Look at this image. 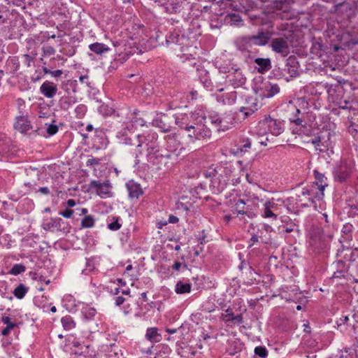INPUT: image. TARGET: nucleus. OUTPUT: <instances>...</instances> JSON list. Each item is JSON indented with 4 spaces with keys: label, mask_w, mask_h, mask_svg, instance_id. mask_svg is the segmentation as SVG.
<instances>
[{
    "label": "nucleus",
    "mask_w": 358,
    "mask_h": 358,
    "mask_svg": "<svg viewBox=\"0 0 358 358\" xmlns=\"http://www.w3.org/2000/svg\"><path fill=\"white\" fill-rule=\"evenodd\" d=\"M252 90L262 99L272 98L280 92V87L270 82L268 78L257 76L253 80Z\"/></svg>",
    "instance_id": "5"
},
{
    "label": "nucleus",
    "mask_w": 358,
    "mask_h": 358,
    "mask_svg": "<svg viewBox=\"0 0 358 358\" xmlns=\"http://www.w3.org/2000/svg\"><path fill=\"white\" fill-rule=\"evenodd\" d=\"M42 50H43L44 55H46V56L53 55L56 52L55 48L51 45L43 46Z\"/></svg>",
    "instance_id": "55"
},
{
    "label": "nucleus",
    "mask_w": 358,
    "mask_h": 358,
    "mask_svg": "<svg viewBox=\"0 0 358 358\" xmlns=\"http://www.w3.org/2000/svg\"><path fill=\"white\" fill-rule=\"evenodd\" d=\"M255 63L259 66L258 71L260 73H265L271 68V62L268 58H256Z\"/></svg>",
    "instance_id": "32"
},
{
    "label": "nucleus",
    "mask_w": 358,
    "mask_h": 358,
    "mask_svg": "<svg viewBox=\"0 0 358 358\" xmlns=\"http://www.w3.org/2000/svg\"><path fill=\"white\" fill-rule=\"evenodd\" d=\"M137 146L141 147L145 143L147 147V159L148 162L155 165L158 169H169L167 165L171 154L168 151L159 149L157 144L158 135L154 131H150L143 136L137 135Z\"/></svg>",
    "instance_id": "3"
},
{
    "label": "nucleus",
    "mask_w": 358,
    "mask_h": 358,
    "mask_svg": "<svg viewBox=\"0 0 358 358\" xmlns=\"http://www.w3.org/2000/svg\"><path fill=\"white\" fill-rule=\"evenodd\" d=\"M289 121L292 123H294L296 126H301V127H305L306 124L304 123L303 118L302 115L300 117H297L296 118H289Z\"/></svg>",
    "instance_id": "53"
},
{
    "label": "nucleus",
    "mask_w": 358,
    "mask_h": 358,
    "mask_svg": "<svg viewBox=\"0 0 358 358\" xmlns=\"http://www.w3.org/2000/svg\"><path fill=\"white\" fill-rule=\"evenodd\" d=\"M121 224L119 223L118 218L114 219L113 222L108 224V228L111 231H117L120 229Z\"/></svg>",
    "instance_id": "52"
},
{
    "label": "nucleus",
    "mask_w": 358,
    "mask_h": 358,
    "mask_svg": "<svg viewBox=\"0 0 358 358\" xmlns=\"http://www.w3.org/2000/svg\"><path fill=\"white\" fill-rule=\"evenodd\" d=\"M57 85L50 81H45L40 87V92L46 98H53L57 92Z\"/></svg>",
    "instance_id": "22"
},
{
    "label": "nucleus",
    "mask_w": 358,
    "mask_h": 358,
    "mask_svg": "<svg viewBox=\"0 0 358 358\" xmlns=\"http://www.w3.org/2000/svg\"><path fill=\"white\" fill-rule=\"evenodd\" d=\"M345 270H337L334 273L332 277L334 278H342L345 277Z\"/></svg>",
    "instance_id": "58"
},
{
    "label": "nucleus",
    "mask_w": 358,
    "mask_h": 358,
    "mask_svg": "<svg viewBox=\"0 0 358 358\" xmlns=\"http://www.w3.org/2000/svg\"><path fill=\"white\" fill-rule=\"evenodd\" d=\"M153 124L160 129L163 132H169L170 131V126L166 124L162 118L154 120Z\"/></svg>",
    "instance_id": "43"
},
{
    "label": "nucleus",
    "mask_w": 358,
    "mask_h": 358,
    "mask_svg": "<svg viewBox=\"0 0 358 358\" xmlns=\"http://www.w3.org/2000/svg\"><path fill=\"white\" fill-rule=\"evenodd\" d=\"M164 140L166 143V148L164 151L169 152L171 157L172 152L176 151L180 145L178 135L176 133H169L164 136Z\"/></svg>",
    "instance_id": "20"
},
{
    "label": "nucleus",
    "mask_w": 358,
    "mask_h": 358,
    "mask_svg": "<svg viewBox=\"0 0 358 358\" xmlns=\"http://www.w3.org/2000/svg\"><path fill=\"white\" fill-rule=\"evenodd\" d=\"M234 317V314H222L221 319L227 324V326L232 327Z\"/></svg>",
    "instance_id": "50"
},
{
    "label": "nucleus",
    "mask_w": 358,
    "mask_h": 358,
    "mask_svg": "<svg viewBox=\"0 0 358 358\" xmlns=\"http://www.w3.org/2000/svg\"><path fill=\"white\" fill-rule=\"evenodd\" d=\"M352 172V167L346 162H341L334 171L335 178L340 182L345 181Z\"/></svg>",
    "instance_id": "17"
},
{
    "label": "nucleus",
    "mask_w": 358,
    "mask_h": 358,
    "mask_svg": "<svg viewBox=\"0 0 358 358\" xmlns=\"http://www.w3.org/2000/svg\"><path fill=\"white\" fill-rule=\"evenodd\" d=\"M330 358H352V356L350 355L348 353V351H344V352H340L339 355H335Z\"/></svg>",
    "instance_id": "60"
},
{
    "label": "nucleus",
    "mask_w": 358,
    "mask_h": 358,
    "mask_svg": "<svg viewBox=\"0 0 358 358\" xmlns=\"http://www.w3.org/2000/svg\"><path fill=\"white\" fill-rule=\"evenodd\" d=\"M281 73L287 82L299 76V64L294 57H289L287 59Z\"/></svg>",
    "instance_id": "9"
},
{
    "label": "nucleus",
    "mask_w": 358,
    "mask_h": 358,
    "mask_svg": "<svg viewBox=\"0 0 358 358\" xmlns=\"http://www.w3.org/2000/svg\"><path fill=\"white\" fill-rule=\"evenodd\" d=\"M89 49L96 55H102L110 50V48L102 43H93L89 45Z\"/></svg>",
    "instance_id": "30"
},
{
    "label": "nucleus",
    "mask_w": 358,
    "mask_h": 358,
    "mask_svg": "<svg viewBox=\"0 0 358 358\" xmlns=\"http://www.w3.org/2000/svg\"><path fill=\"white\" fill-rule=\"evenodd\" d=\"M227 81L234 88L243 87L246 83V77L240 69H234L232 71H229Z\"/></svg>",
    "instance_id": "12"
},
{
    "label": "nucleus",
    "mask_w": 358,
    "mask_h": 358,
    "mask_svg": "<svg viewBox=\"0 0 358 358\" xmlns=\"http://www.w3.org/2000/svg\"><path fill=\"white\" fill-rule=\"evenodd\" d=\"M231 208L232 213L237 214L236 217L246 215L249 218H254V213L252 211L246 210V201L244 199L234 198Z\"/></svg>",
    "instance_id": "14"
},
{
    "label": "nucleus",
    "mask_w": 358,
    "mask_h": 358,
    "mask_svg": "<svg viewBox=\"0 0 358 358\" xmlns=\"http://www.w3.org/2000/svg\"><path fill=\"white\" fill-rule=\"evenodd\" d=\"M73 214V210L69 208H66L63 211H60L59 213V215H62V217L65 218H71Z\"/></svg>",
    "instance_id": "56"
},
{
    "label": "nucleus",
    "mask_w": 358,
    "mask_h": 358,
    "mask_svg": "<svg viewBox=\"0 0 358 358\" xmlns=\"http://www.w3.org/2000/svg\"><path fill=\"white\" fill-rule=\"evenodd\" d=\"M273 51L286 57L289 53V47L287 41L283 38H276L271 41L270 45Z\"/></svg>",
    "instance_id": "16"
},
{
    "label": "nucleus",
    "mask_w": 358,
    "mask_h": 358,
    "mask_svg": "<svg viewBox=\"0 0 358 358\" xmlns=\"http://www.w3.org/2000/svg\"><path fill=\"white\" fill-rule=\"evenodd\" d=\"M129 134L130 132L129 129H127V127L117 131L116 138H117L118 142L126 145H132V140L129 136Z\"/></svg>",
    "instance_id": "28"
},
{
    "label": "nucleus",
    "mask_w": 358,
    "mask_h": 358,
    "mask_svg": "<svg viewBox=\"0 0 358 358\" xmlns=\"http://www.w3.org/2000/svg\"><path fill=\"white\" fill-rule=\"evenodd\" d=\"M99 112L103 116H113L114 117H123L127 115V109H120L116 110L112 106H109L107 103H102L99 107Z\"/></svg>",
    "instance_id": "18"
},
{
    "label": "nucleus",
    "mask_w": 358,
    "mask_h": 358,
    "mask_svg": "<svg viewBox=\"0 0 358 358\" xmlns=\"http://www.w3.org/2000/svg\"><path fill=\"white\" fill-rule=\"evenodd\" d=\"M90 185L96 189V194L101 198L106 199L111 196L110 186L109 183L92 180L90 182Z\"/></svg>",
    "instance_id": "19"
},
{
    "label": "nucleus",
    "mask_w": 358,
    "mask_h": 358,
    "mask_svg": "<svg viewBox=\"0 0 358 358\" xmlns=\"http://www.w3.org/2000/svg\"><path fill=\"white\" fill-rule=\"evenodd\" d=\"M192 207V203H182L178 202L176 203V208L179 210L183 211H189L190 208Z\"/></svg>",
    "instance_id": "54"
},
{
    "label": "nucleus",
    "mask_w": 358,
    "mask_h": 358,
    "mask_svg": "<svg viewBox=\"0 0 358 358\" xmlns=\"http://www.w3.org/2000/svg\"><path fill=\"white\" fill-rule=\"evenodd\" d=\"M5 1H7L8 4H12V5L17 6H20L24 1V0H5Z\"/></svg>",
    "instance_id": "62"
},
{
    "label": "nucleus",
    "mask_w": 358,
    "mask_h": 358,
    "mask_svg": "<svg viewBox=\"0 0 358 358\" xmlns=\"http://www.w3.org/2000/svg\"><path fill=\"white\" fill-rule=\"evenodd\" d=\"M229 23L231 25L239 27L242 24V19L239 15L233 13L229 15Z\"/></svg>",
    "instance_id": "47"
},
{
    "label": "nucleus",
    "mask_w": 358,
    "mask_h": 358,
    "mask_svg": "<svg viewBox=\"0 0 358 358\" xmlns=\"http://www.w3.org/2000/svg\"><path fill=\"white\" fill-rule=\"evenodd\" d=\"M206 119L204 112L199 115L198 122L192 124L185 134L187 135L190 142L194 143L196 141L209 138L211 136V131L206 125Z\"/></svg>",
    "instance_id": "6"
},
{
    "label": "nucleus",
    "mask_w": 358,
    "mask_h": 358,
    "mask_svg": "<svg viewBox=\"0 0 358 358\" xmlns=\"http://www.w3.org/2000/svg\"><path fill=\"white\" fill-rule=\"evenodd\" d=\"M200 81L203 84V87L208 91H214V86L209 78L208 73L206 71H203L201 73Z\"/></svg>",
    "instance_id": "35"
},
{
    "label": "nucleus",
    "mask_w": 358,
    "mask_h": 358,
    "mask_svg": "<svg viewBox=\"0 0 358 358\" xmlns=\"http://www.w3.org/2000/svg\"><path fill=\"white\" fill-rule=\"evenodd\" d=\"M211 124L218 131H225L235 127L236 124V113L229 110L223 114L216 113L209 115Z\"/></svg>",
    "instance_id": "7"
},
{
    "label": "nucleus",
    "mask_w": 358,
    "mask_h": 358,
    "mask_svg": "<svg viewBox=\"0 0 358 358\" xmlns=\"http://www.w3.org/2000/svg\"><path fill=\"white\" fill-rule=\"evenodd\" d=\"M16 108L20 115H25L26 113V103L25 101L22 98H17L15 101Z\"/></svg>",
    "instance_id": "46"
},
{
    "label": "nucleus",
    "mask_w": 358,
    "mask_h": 358,
    "mask_svg": "<svg viewBox=\"0 0 358 358\" xmlns=\"http://www.w3.org/2000/svg\"><path fill=\"white\" fill-rule=\"evenodd\" d=\"M233 320H234V322L232 323V325L233 324H242L243 322V316L241 314L240 315H234V317H233Z\"/></svg>",
    "instance_id": "61"
},
{
    "label": "nucleus",
    "mask_w": 358,
    "mask_h": 358,
    "mask_svg": "<svg viewBox=\"0 0 358 358\" xmlns=\"http://www.w3.org/2000/svg\"><path fill=\"white\" fill-rule=\"evenodd\" d=\"M203 111L201 109H196L189 113H180L175 116V123L184 132L194 124L195 121L198 122L199 115H201Z\"/></svg>",
    "instance_id": "8"
},
{
    "label": "nucleus",
    "mask_w": 358,
    "mask_h": 358,
    "mask_svg": "<svg viewBox=\"0 0 358 358\" xmlns=\"http://www.w3.org/2000/svg\"><path fill=\"white\" fill-rule=\"evenodd\" d=\"M341 92V91L337 92L334 89H329L328 90L329 101L341 109L351 110L353 108L352 103L349 101L342 99Z\"/></svg>",
    "instance_id": "10"
},
{
    "label": "nucleus",
    "mask_w": 358,
    "mask_h": 358,
    "mask_svg": "<svg viewBox=\"0 0 358 358\" xmlns=\"http://www.w3.org/2000/svg\"><path fill=\"white\" fill-rule=\"evenodd\" d=\"M95 220L92 215L85 216L80 223L82 228H92L94 226Z\"/></svg>",
    "instance_id": "42"
},
{
    "label": "nucleus",
    "mask_w": 358,
    "mask_h": 358,
    "mask_svg": "<svg viewBox=\"0 0 358 358\" xmlns=\"http://www.w3.org/2000/svg\"><path fill=\"white\" fill-rule=\"evenodd\" d=\"M278 210V204L273 199L266 201L261 209V216L265 219L276 220L278 215L275 212Z\"/></svg>",
    "instance_id": "15"
},
{
    "label": "nucleus",
    "mask_w": 358,
    "mask_h": 358,
    "mask_svg": "<svg viewBox=\"0 0 358 358\" xmlns=\"http://www.w3.org/2000/svg\"><path fill=\"white\" fill-rule=\"evenodd\" d=\"M200 32H192L190 29L182 32L179 30H174L166 38L167 45L174 44L180 47V54L178 55L183 62L190 59H195L199 57V43L198 38Z\"/></svg>",
    "instance_id": "1"
},
{
    "label": "nucleus",
    "mask_w": 358,
    "mask_h": 358,
    "mask_svg": "<svg viewBox=\"0 0 358 358\" xmlns=\"http://www.w3.org/2000/svg\"><path fill=\"white\" fill-rule=\"evenodd\" d=\"M251 147V141L248 138H243L238 144L237 150L241 152H247Z\"/></svg>",
    "instance_id": "44"
},
{
    "label": "nucleus",
    "mask_w": 358,
    "mask_h": 358,
    "mask_svg": "<svg viewBox=\"0 0 358 358\" xmlns=\"http://www.w3.org/2000/svg\"><path fill=\"white\" fill-rule=\"evenodd\" d=\"M273 231V227L268 224H262L256 231L260 241L263 243L268 244L271 241V233Z\"/></svg>",
    "instance_id": "21"
},
{
    "label": "nucleus",
    "mask_w": 358,
    "mask_h": 358,
    "mask_svg": "<svg viewBox=\"0 0 358 358\" xmlns=\"http://www.w3.org/2000/svg\"><path fill=\"white\" fill-rule=\"evenodd\" d=\"M62 222H63V220L60 217L51 218L50 222L44 224L43 229L45 230H53L55 229H57L60 227Z\"/></svg>",
    "instance_id": "40"
},
{
    "label": "nucleus",
    "mask_w": 358,
    "mask_h": 358,
    "mask_svg": "<svg viewBox=\"0 0 358 358\" xmlns=\"http://www.w3.org/2000/svg\"><path fill=\"white\" fill-rule=\"evenodd\" d=\"M241 99L245 106H241L239 111L244 114L245 117H249L259 109L258 101L252 96H243Z\"/></svg>",
    "instance_id": "13"
},
{
    "label": "nucleus",
    "mask_w": 358,
    "mask_h": 358,
    "mask_svg": "<svg viewBox=\"0 0 358 358\" xmlns=\"http://www.w3.org/2000/svg\"><path fill=\"white\" fill-rule=\"evenodd\" d=\"M29 291V287L23 283L18 285L13 290L14 296L18 299H22Z\"/></svg>",
    "instance_id": "39"
},
{
    "label": "nucleus",
    "mask_w": 358,
    "mask_h": 358,
    "mask_svg": "<svg viewBox=\"0 0 358 358\" xmlns=\"http://www.w3.org/2000/svg\"><path fill=\"white\" fill-rule=\"evenodd\" d=\"M14 127L21 133H26L31 127L27 116L26 115H20L16 117Z\"/></svg>",
    "instance_id": "24"
},
{
    "label": "nucleus",
    "mask_w": 358,
    "mask_h": 358,
    "mask_svg": "<svg viewBox=\"0 0 358 358\" xmlns=\"http://www.w3.org/2000/svg\"><path fill=\"white\" fill-rule=\"evenodd\" d=\"M271 38L268 32H259L257 35L247 36L242 38V41L245 45H265L268 43Z\"/></svg>",
    "instance_id": "11"
},
{
    "label": "nucleus",
    "mask_w": 358,
    "mask_h": 358,
    "mask_svg": "<svg viewBox=\"0 0 358 358\" xmlns=\"http://www.w3.org/2000/svg\"><path fill=\"white\" fill-rule=\"evenodd\" d=\"M81 313L85 320H91L96 315V310L93 307L85 305L82 308Z\"/></svg>",
    "instance_id": "38"
},
{
    "label": "nucleus",
    "mask_w": 358,
    "mask_h": 358,
    "mask_svg": "<svg viewBox=\"0 0 358 358\" xmlns=\"http://www.w3.org/2000/svg\"><path fill=\"white\" fill-rule=\"evenodd\" d=\"M317 184H310V194L308 197V200L314 202V200L316 199L317 201H320L323 199L324 194V191L322 189L317 186Z\"/></svg>",
    "instance_id": "27"
},
{
    "label": "nucleus",
    "mask_w": 358,
    "mask_h": 358,
    "mask_svg": "<svg viewBox=\"0 0 358 358\" xmlns=\"http://www.w3.org/2000/svg\"><path fill=\"white\" fill-rule=\"evenodd\" d=\"M314 176L315 182H313V184H317V186L320 187L322 190H324L325 187L328 185L327 182V178L323 173H321L316 170L314 171Z\"/></svg>",
    "instance_id": "36"
},
{
    "label": "nucleus",
    "mask_w": 358,
    "mask_h": 358,
    "mask_svg": "<svg viewBox=\"0 0 358 358\" xmlns=\"http://www.w3.org/2000/svg\"><path fill=\"white\" fill-rule=\"evenodd\" d=\"M63 303H69V306H74V298L73 296L70 295V294H66L65 296H64L63 297Z\"/></svg>",
    "instance_id": "57"
},
{
    "label": "nucleus",
    "mask_w": 358,
    "mask_h": 358,
    "mask_svg": "<svg viewBox=\"0 0 358 358\" xmlns=\"http://www.w3.org/2000/svg\"><path fill=\"white\" fill-rule=\"evenodd\" d=\"M1 321L6 325V327L1 331V334L3 336L8 335L10 331L17 325L15 322H12L11 318L8 316H3L1 317Z\"/></svg>",
    "instance_id": "34"
},
{
    "label": "nucleus",
    "mask_w": 358,
    "mask_h": 358,
    "mask_svg": "<svg viewBox=\"0 0 358 358\" xmlns=\"http://www.w3.org/2000/svg\"><path fill=\"white\" fill-rule=\"evenodd\" d=\"M26 271L25 266L22 264H16L13 266L8 273L13 275H17Z\"/></svg>",
    "instance_id": "45"
},
{
    "label": "nucleus",
    "mask_w": 358,
    "mask_h": 358,
    "mask_svg": "<svg viewBox=\"0 0 358 358\" xmlns=\"http://www.w3.org/2000/svg\"><path fill=\"white\" fill-rule=\"evenodd\" d=\"M310 143L315 146L316 150L324 152L325 149H328L330 145L327 141H322L321 136H316L310 140Z\"/></svg>",
    "instance_id": "33"
},
{
    "label": "nucleus",
    "mask_w": 358,
    "mask_h": 358,
    "mask_svg": "<svg viewBox=\"0 0 358 358\" xmlns=\"http://www.w3.org/2000/svg\"><path fill=\"white\" fill-rule=\"evenodd\" d=\"M78 101L77 97L74 95L63 96L59 100V106L63 110H68Z\"/></svg>",
    "instance_id": "26"
},
{
    "label": "nucleus",
    "mask_w": 358,
    "mask_h": 358,
    "mask_svg": "<svg viewBox=\"0 0 358 358\" xmlns=\"http://www.w3.org/2000/svg\"><path fill=\"white\" fill-rule=\"evenodd\" d=\"M255 354L259 357L266 358L268 356V350L264 346H257L255 348Z\"/></svg>",
    "instance_id": "49"
},
{
    "label": "nucleus",
    "mask_w": 358,
    "mask_h": 358,
    "mask_svg": "<svg viewBox=\"0 0 358 358\" xmlns=\"http://www.w3.org/2000/svg\"><path fill=\"white\" fill-rule=\"evenodd\" d=\"M46 73L50 74L54 78H58L62 75L63 71L62 70L57 69L55 71H46Z\"/></svg>",
    "instance_id": "59"
},
{
    "label": "nucleus",
    "mask_w": 358,
    "mask_h": 358,
    "mask_svg": "<svg viewBox=\"0 0 358 358\" xmlns=\"http://www.w3.org/2000/svg\"><path fill=\"white\" fill-rule=\"evenodd\" d=\"M235 168L231 163H224L211 165L203 171L202 175L206 178H210V187L213 193L219 194L227 187L229 181L235 185L240 182V178H234Z\"/></svg>",
    "instance_id": "2"
},
{
    "label": "nucleus",
    "mask_w": 358,
    "mask_h": 358,
    "mask_svg": "<svg viewBox=\"0 0 358 358\" xmlns=\"http://www.w3.org/2000/svg\"><path fill=\"white\" fill-rule=\"evenodd\" d=\"M126 187L130 199H138L143 194V190L140 184L133 180H129L126 183Z\"/></svg>",
    "instance_id": "23"
},
{
    "label": "nucleus",
    "mask_w": 358,
    "mask_h": 358,
    "mask_svg": "<svg viewBox=\"0 0 358 358\" xmlns=\"http://www.w3.org/2000/svg\"><path fill=\"white\" fill-rule=\"evenodd\" d=\"M238 92L236 91L230 92L223 94L217 95V100L219 103L224 105H234L237 100Z\"/></svg>",
    "instance_id": "25"
},
{
    "label": "nucleus",
    "mask_w": 358,
    "mask_h": 358,
    "mask_svg": "<svg viewBox=\"0 0 358 358\" xmlns=\"http://www.w3.org/2000/svg\"><path fill=\"white\" fill-rule=\"evenodd\" d=\"M145 338L152 343H158L162 341V335L158 333L157 327H149L146 330Z\"/></svg>",
    "instance_id": "31"
},
{
    "label": "nucleus",
    "mask_w": 358,
    "mask_h": 358,
    "mask_svg": "<svg viewBox=\"0 0 358 358\" xmlns=\"http://www.w3.org/2000/svg\"><path fill=\"white\" fill-rule=\"evenodd\" d=\"M310 185H307L306 187H304L301 189V194L302 196H308L310 194Z\"/></svg>",
    "instance_id": "64"
},
{
    "label": "nucleus",
    "mask_w": 358,
    "mask_h": 358,
    "mask_svg": "<svg viewBox=\"0 0 358 358\" xmlns=\"http://www.w3.org/2000/svg\"><path fill=\"white\" fill-rule=\"evenodd\" d=\"M192 290V285L189 282L178 281L175 286V292L177 294L189 293Z\"/></svg>",
    "instance_id": "37"
},
{
    "label": "nucleus",
    "mask_w": 358,
    "mask_h": 358,
    "mask_svg": "<svg viewBox=\"0 0 358 358\" xmlns=\"http://www.w3.org/2000/svg\"><path fill=\"white\" fill-rule=\"evenodd\" d=\"M79 80L82 83L85 84L87 86H90V83L88 81V80H89L88 76H87V75L80 76L79 78Z\"/></svg>",
    "instance_id": "63"
},
{
    "label": "nucleus",
    "mask_w": 358,
    "mask_h": 358,
    "mask_svg": "<svg viewBox=\"0 0 358 358\" xmlns=\"http://www.w3.org/2000/svg\"><path fill=\"white\" fill-rule=\"evenodd\" d=\"M259 201V197L255 195L250 196L246 200V210L252 211L254 213V217L257 215Z\"/></svg>",
    "instance_id": "29"
},
{
    "label": "nucleus",
    "mask_w": 358,
    "mask_h": 358,
    "mask_svg": "<svg viewBox=\"0 0 358 358\" xmlns=\"http://www.w3.org/2000/svg\"><path fill=\"white\" fill-rule=\"evenodd\" d=\"M47 125V133L49 134V136H53L56 134L58 131V127L55 124H45Z\"/></svg>",
    "instance_id": "51"
},
{
    "label": "nucleus",
    "mask_w": 358,
    "mask_h": 358,
    "mask_svg": "<svg viewBox=\"0 0 358 358\" xmlns=\"http://www.w3.org/2000/svg\"><path fill=\"white\" fill-rule=\"evenodd\" d=\"M74 112L77 118H83L87 112V106L84 104H79L76 107Z\"/></svg>",
    "instance_id": "48"
},
{
    "label": "nucleus",
    "mask_w": 358,
    "mask_h": 358,
    "mask_svg": "<svg viewBox=\"0 0 358 358\" xmlns=\"http://www.w3.org/2000/svg\"><path fill=\"white\" fill-rule=\"evenodd\" d=\"M61 322H62V324L64 329L66 330H71V329H73L76 325L74 320L69 315L63 317L61 319Z\"/></svg>",
    "instance_id": "41"
},
{
    "label": "nucleus",
    "mask_w": 358,
    "mask_h": 358,
    "mask_svg": "<svg viewBox=\"0 0 358 358\" xmlns=\"http://www.w3.org/2000/svg\"><path fill=\"white\" fill-rule=\"evenodd\" d=\"M285 129V122L284 120L273 118L270 115H265L259 121L256 127V131L262 136L271 134L278 136L282 134Z\"/></svg>",
    "instance_id": "4"
}]
</instances>
